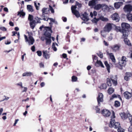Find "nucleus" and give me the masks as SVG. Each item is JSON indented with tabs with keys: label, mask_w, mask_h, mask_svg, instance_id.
Masks as SVG:
<instances>
[{
	"label": "nucleus",
	"mask_w": 132,
	"mask_h": 132,
	"mask_svg": "<svg viewBox=\"0 0 132 132\" xmlns=\"http://www.w3.org/2000/svg\"><path fill=\"white\" fill-rule=\"evenodd\" d=\"M115 118L114 112L113 111L112 112V116L111 117V120L109 124V126L111 128L114 127L115 128H119L120 126V123L118 122H114L115 120L114 119Z\"/></svg>",
	"instance_id": "f257e3e1"
},
{
	"label": "nucleus",
	"mask_w": 132,
	"mask_h": 132,
	"mask_svg": "<svg viewBox=\"0 0 132 132\" xmlns=\"http://www.w3.org/2000/svg\"><path fill=\"white\" fill-rule=\"evenodd\" d=\"M24 37L25 42H28L29 45H32L35 42V40L33 37L30 35H29L28 37L27 36L24 35Z\"/></svg>",
	"instance_id": "f03ea898"
},
{
	"label": "nucleus",
	"mask_w": 132,
	"mask_h": 132,
	"mask_svg": "<svg viewBox=\"0 0 132 132\" xmlns=\"http://www.w3.org/2000/svg\"><path fill=\"white\" fill-rule=\"evenodd\" d=\"M113 25V24H112L110 23H107L104 28V31L109 32L111 30Z\"/></svg>",
	"instance_id": "7ed1b4c3"
},
{
	"label": "nucleus",
	"mask_w": 132,
	"mask_h": 132,
	"mask_svg": "<svg viewBox=\"0 0 132 132\" xmlns=\"http://www.w3.org/2000/svg\"><path fill=\"white\" fill-rule=\"evenodd\" d=\"M77 7L76 6H72L71 7L72 12L77 18L80 16L79 12L76 10Z\"/></svg>",
	"instance_id": "20e7f679"
},
{
	"label": "nucleus",
	"mask_w": 132,
	"mask_h": 132,
	"mask_svg": "<svg viewBox=\"0 0 132 132\" xmlns=\"http://www.w3.org/2000/svg\"><path fill=\"white\" fill-rule=\"evenodd\" d=\"M110 79L113 85L116 86L117 84V75H112L110 76Z\"/></svg>",
	"instance_id": "39448f33"
},
{
	"label": "nucleus",
	"mask_w": 132,
	"mask_h": 132,
	"mask_svg": "<svg viewBox=\"0 0 132 132\" xmlns=\"http://www.w3.org/2000/svg\"><path fill=\"white\" fill-rule=\"evenodd\" d=\"M123 9L125 12H130L132 11V6L130 4L126 5L124 7Z\"/></svg>",
	"instance_id": "423d86ee"
},
{
	"label": "nucleus",
	"mask_w": 132,
	"mask_h": 132,
	"mask_svg": "<svg viewBox=\"0 0 132 132\" xmlns=\"http://www.w3.org/2000/svg\"><path fill=\"white\" fill-rule=\"evenodd\" d=\"M120 47L119 45L115 44L111 46L110 48L113 51L116 52L119 50Z\"/></svg>",
	"instance_id": "0eeeda50"
},
{
	"label": "nucleus",
	"mask_w": 132,
	"mask_h": 132,
	"mask_svg": "<svg viewBox=\"0 0 132 132\" xmlns=\"http://www.w3.org/2000/svg\"><path fill=\"white\" fill-rule=\"evenodd\" d=\"M81 19L85 21H87L89 20L88 14L86 12H85L81 16Z\"/></svg>",
	"instance_id": "6e6552de"
},
{
	"label": "nucleus",
	"mask_w": 132,
	"mask_h": 132,
	"mask_svg": "<svg viewBox=\"0 0 132 132\" xmlns=\"http://www.w3.org/2000/svg\"><path fill=\"white\" fill-rule=\"evenodd\" d=\"M49 8H44L42 10V12L41 17L43 18L45 17V14H48L49 13Z\"/></svg>",
	"instance_id": "1a4fd4ad"
},
{
	"label": "nucleus",
	"mask_w": 132,
	"mask_h": 132,
	"mask_svg": "<svg viewBox=\"0 0 132 132\" xmlns=\"http://www.w3.org/2000/svg\"><path fill=\"white\" fill-rule=\"evenodd\" d=\"M102 114L105 117H108L111 114L110 111L107 110H103L102 112Z\"/></svg>",
	"instance_id": "9d476101"
},
{
	"label": "nucleus",
	"mask_w": 132,
	"mask_h": 132,
	"mask_svg": "<svg viewBox=\"0 0 132 132\" xmlns=\"http://www.w3.org/2000/svg\"><path fill=\"white\" fill-rule=\"evenodd\" d=\"M111 18L113 20L116 22H118L119 20V18L117 13H115L112 15Z\"/></svg>",
	"instance_id": "9b49d317"
},
{
	"label": "nucleus",
	"mask_w": 132,
	"mask_h": 132,
	"mask_svg": "<svg viewBox=\"0 0 132 132\" xmlns=\"http://www.w3.org/2000/svg\"><path fill=\"white\" fill-rule=\"evenodd\" d=\"M43 57L45 59H47L50 57V54L49 52L46 50H43Z\"/></svg>",
	"instance_id": "f8f14e48"
},
{
	"label": "nucleus",
	"mask_w": 132,
	"mask_h": 132,
	"mask_svg": "<svg viewBox=\"0 0 132 132\" xmlns=\"http://www.w3.org/2000/svg\"><path fill=\"white\" fill-rule=\"evenodd\" d=\"M97 102L99 105L101 102L103 101V95L101 93H99L98 98H97Z\"/></svg>",
	"instance_id": "ddd939ff"
},
{
	"label": "nucleus",
	"mask_w": 132,
	"mask_h": 132,
	"mask_svg": "<svg viewBox=\"0 0 132 132\" xmlns=\"http://www.w3.org/2000/svg\"><path fill=\"white\" fill-rule=\"evenodd\" d=\"M121 27L122 30H126V29H128L130 27V25L126 23H122L121 24Z\"/></svg>",
	"instance_id": "4468645a"
},
{
	"label": "nucleus",
	"mask_w": 132,
	"mask_h": 132,
	"mask_svg": "<svg viewBox=\"0 0 132 132\" xmlns=\"http://www.w3.org/2000/svg\"><path fill=\"white\" fill-rule=\"evenodd\" d=\"M123 94L124 97L128 99L130 98L132 96L131 93L128 92H125L123 93Z\"/></svg>",
	"instance_id": "2eb2a0df"
},
{
	"label": "nucleus",
	"mask_w": 132,
	"mask_h": 132,
	"mask_svg": "<svg viewBox=\"0 0 132 132\" xmlns=\"http://www.w3.org/2000/svg\"><path fill=\"white\" fill-rule=\"evenodd\" d=\"M95 65L96 67H101L102 68H104V66L102 62L100 60H97L96 62L95 63Z\"/></svg>",
	"instance_id": "dca6fc26"
},
{
	"label": "nucleus",
	"mask_w": 132,
	"mask_h": 132,
	"mask_svg": "<svg viewBox=\"0 0 132 132\" xmlns=\"http://www.w3.org/2000/svg\"><path fill=\"white\" fill-rule=\"evenodd\" d=\"M107 54L110 56V59L112 62L114 63L116 62V60L114 56L112 53H108Z\"/></svg>",
	"instance_id": "f3484780"
},
{
	"label": "nucleus",
	"mask_w": 132,
	"mask_h": 132,
	"mask_svg": "<svg viewBox=\"0 0 132 132\" xmlns=\"http://www.w3.org/2000/svg\"><path fill=\"white\" fill-rule=\"evenodd\" d=\"M101 8L102 10L104 11H109L108 6L105 4H102Z\"/></svg>",
	"instance_id": "a211bd4d"
},
{
	"label": "nucleus",
	"mask_w": 132,
	"mask_h": 132,
	"mask_svg": "<svg viewBox=\"0 0 132 132\" xmlns=\"http://www.w3.org/2000/svg\"><path fill=\"white\" fill-rule=\"evenodd\" d=\"M36 21L35 20H32L30 22V25L31 28L33 29L36 25Z\"/></svg>",
	"instance_id": "6ab92c4d"
},
{
	"label": "nucleus",
	"mask_w": 132,
	"mask_h": 132,
	"mask_svg": "<svg viewBox=\"0 0 132 132\" xmlns=\"http://www.w3.org/2000/svg\"><path fill=\"white\" fill-rule=\"evenodd\" d=\"M123 4L122 2H118L115 3L114 4V6L115 8L117 9L119 8L120 6Z\"/></svg>",
	"instance_id": "aec40b11"
},
{
	"label": "nucleus",
	"mask_w": 132,
	"mask_h": 132,
	"mask_svg": "<svg viewBox=\"0 0 132 132\" xmlns=\"http://www.w3.org/2000/svg\"><path fill=\"white\" fill-rule=\"evenodd\" d=\"M33 74L32 72H27L24 73L22 74V76H30L33 75Z\"/></svg>",
	"instance_id": "412c9836"
},
{
	"label": "nucleus",
	"mask_w": 132,
	"mask_h": 132,
	"mask_svg": "<svg viewBox=\"0 0 132 132\" xmlns=\"http://www.w3.org/2000/svg\"><path fill=\"white\" fill-rule=\"evenodd\" d=\"M131 74L130 72H126V76L124 77V79L126 80H128L129 79V77H131Z\"/></svg>",
	"instance_id": "4be33fe9"
},
{
	"label": "nucleus",
	"mask_w": 132,
	"mask_h": 132,
	"mask_svg": "<svg viewBox=\"0 0 132 132\" xmlns=\"http://www.w3.org/2000/svg\"><path fill=\"white\" fill-rule=\"evenodd\" d=\"M127 17L129 21L132 22V14L129 13L127 15Z\"/></svg>",
	"instance_id": "5701e85b"
},
{
	"label": "nucleus",
	"mask_w": 132,
	"mask_h": 132,
	"mask_svg": "<svg viewBox=\"0 0 132 132\" xmlns=\"http://www.w3.org/2000/svg\"><path fill=\"white\" fill-rule=\"evenodd\" d=\"M120 114L122 119H125L127 117V116L125 113H121Z\"/></svg>",
	"instance_id": "b1692460"
},
{
	"label": "nucleus",
	"mask_w": 132,
	"mask_h": 132,
	"mask_svg": "<svg viewBox=\"0 0 132 132\" xmlns=\"http://www.w3.org/2000/svg\"><path fill=\"white\" fill-rule=\"evenodd\" d=\"M119 64L121 67L125 66L126 64V61H123L120 60Z\"/></svg>",
	"instance_id": "393cba45"
},
{
	"label": "nucleus",
	"mask_w": 132,
	"mask_h": 132,
	"mask_svg": "<svg viewBox=\"0 0 132 132\" xmlns=\"http://www.w3.org/2000/svg\"><path fill=\"white\" fill-rule=\"evenodd\" d=\"M104 64L106 67L107 70L109 73L110 72V67L109 64H108L107 61H105L104 63Z\"/></svg>",
	"instance_id": "a878e982"
},
{
	"label": "nucleus",
	"mask_w": 132,
	"mask_h": 132,
	"mask_svg": "<svg viewBox=\"0 0 132 132\" xmlns=\"http://www.w3.org/2000/svg\"><path fill=\"white\" fill-rule=\"evenodd\" d=\"M27 8L28 11L29 12H32L34 11L33 7L31 5H28L27 6Z\"/></svg>",
	"instance_id": "bb28decb"
},
{
	"label": "nucleus",
	"mask_w": 132,
	"mask_h": 132,
	"mask_svg": "<svg viewBox=\"0 0 132 132\" xmlns=\"http://www.w3.org/2000/svg\"><path fill=\"white\" fill-rule=\"evenodd\" d=\"M44 34L46 37L51 38V34L49 32L47 31H45Z\"/></svg>",
	"instance_id": "cd10ccee"
},
{
	"label": "nucleus",
	"mask_w": 132,
	"mask_h": 132,
	"mask_svg": "<svg viewBox=\"0 0 132 132\" xmlns=\"http://www.w3.org/2000/svg\"><path fill=\"white\" fill-rule=\"evenodd\" d=\"M52 26V25L50 26V27H45V29L46 30V31H47L49 32L52 33V31L51 29Z\"/></svg>",
	"instance_id": "c85d7f7f"
},
{
	"label": "nucleus",
	"mask_w": 132,
	"mask_h": 132,
	"mask_svg": "<svg viewBox=\"0 0 132 132\" xmlns=\"http://www.w3.org/2000/svg\"><path fill=\"white\" fill-rule=\"evenodd\" d=\"M124 41L125 44L129 46H131V45L130 43V41L127 38H125Z\"/></svg>",
	"instance_id": "c756f323"
},
{
	"label": "nucleus",
	"mask_w": 132,
	"mask_h": 132,
	"mask_svg": "<svg viewBox=\"0 0 132 132\" xmlns=\"http://www.w3.org/2000/svg\"><path fill=\"white\" fill-rule=\"evenodd\" d=\"M35 21H36V23H40L41 21L40 20H42V19L38 18V17L36 16L35 18Z\"/></svg>",
	"instance_id": "7c9ffc66"
},
{
	"label": "nucleus",
	"mask_w": 132,
	"mask_h": 132,
	"mask_svg": "<svg viewBox=\"0 0 132 132\" xmlns=\"http://www.w3.org/2000/svg\"><path fill=\"white\" fill-rule=\"evenodd\" d=\"M45 40H46V43L47 45L50 44L51 43V38H45Z\"/></svg>",
	"instance_id": "2f4dec72"
},
{
	"label": "nucleus",
	"mask_w": 132,
	"mask_h": 132,
	"mask_svg": "<svg viewBox=\"0 0 132 132\" xmlns=\"http://www.w3.org/2000/svg\"><path fill=\"white\" fill-rule=\"evenodd\" d=\"M102 7V4H98L95 5L94 7L95 9L97 10H99Z\"/></svg>",
	"instance_id": "473e14b6"
},
{
	"label": "nucleus",
	"mask_w": 132,
	"mask_h": 132,
	"mask_svg": "<svg viewBox=\"0 0 132 132\" xmlns=\"http://www.w3.org/2000/svg\"><path fill=\"white\" fill-rule=\"evenodd\" d=\"M114 90L113 88L111 87H110L108 90V93L109 94H111L114 92Z\"/></svg>",
	"instance_id": "72a5a7b5"
},
{
	"label": "nucleus",
	"mask_w": 132,
	"mask_h": 132,
	"mask_svg": "<svg viewBox=\"0 0 132 132\" xmlns=\"http://www.w3.org/2000/svg\"><path fill=\"white\" fill-rule=\"evenodd\" d=\"M107 87L106 84H103L100 86V88L101 89H105Z\"/></svg>",
	"instance_id": "f704fd0d"
},
{
	"label": "nucleus",
	"mask_w": 132,
	"mask_h": 132,
	"mask_svg": "<svg viewBox=\"0 0 132 132\" xmlns=\"http://www.w3.org/2000/svg\"><path fill=\"white\" fill-rule=\"evenodd\" d=\"M107 84L109 86H111L112 85L111 80L109 78H108L107 79Z\"/></svg>",
	"instance_id": "c9c22d12"
},
{
	"label": "nucleus",
	"mask_w": 132,
	"mask_h": 132,
	"mask_svg": "<svg viewBox=\"0 0 132 132\" xmlns=\"http://www.w3.org/2000/svg\"><path fill=\"white\" fill-rule=\"evenodd\" d=\"M99 19V20L100 19L103 21H107L108 20V19L107 18H104L103 16H101Z\"/></svg>",
	"instance_id": "e433bc0d"
},
{
	"label": "nucleus",
	"mask_w": 132,
	"mask_h": 132,
	"mask_svg": "<svg viewBox=\"0 0 132 132\" xmlns=\"http://www.w3.org/2000/svg\"><path fill=\"white\" fill-rule=\"evenodd\" d=\"M123 37L125 38L128 35V34L126 33V30H123L122 31Z\"/></svg>",
	"instance_id": "4c0bfd02"
},
{
	"label": "nucleus",
	"mask_w": 132,
	"mask_h": 132,
	"mask_svg": "<svg viewBox=\"0 0 132 132\" xmlns=\"http://www.w3.org/2000/svg\"><path fill=\"white\" fill-rule=\"evenodd\" d=\"M25 13H24L23 12L21 11L19 12H18V15H19L20 16H21V15L22 16H24L25 15Z\"/></svg>",
	"instance_id": "58836bf2"
},
{
	"label": "nucleus",
	"mask_w": 132,
	"mask_h": 132,
	"mask_svg": "<svg viewBox=\"0 0 132 132\" xmlns=\"http://www.w3.org/2000/svg\"><path fill=\"white\" fill-rule=\"evenodd\" d=\"M120 105V103L118 101H116L115 102L114 105L116 107H118Z\"/></svg>",
	"instance_id": "ea45409f"
},
{
	"label": "nucleus",
	"mask_w": 132,
	"mask_h": 132,
	"mask_svg": "<svg viewBox=\"0 0 132 132\" xmlns=\"http://www.w3.org/2000/svg\"><path fill=\"white\" fill-rule=\"evenodd\" d=\"M99 20V18L96 19L95 17L94 19L92 20V21L93 23H96Z\"/></svg>",
	"instance_id": "a19ab883"
},
{
	"label": "nucleus",
	"mask_w": 132,
	"mask_h": 132,
	"mask_svg": "<svg viewBox=\"0 0 132 132\" xmlns=\"http://www.w3.org/2000/svg\"><path fill=\"white\" fill-rule=\"evenodd\" d=\"M33 16L29 14L28 17V20L30 21L33 20Z\"/></svg>",
	"instance_id": "79ce46f5"
},
{
	"label": "nucleus",
	"mask_w": 132,
	"mask_h": 132,
	"mask_svg": "<svg viewBox=\"0 0 132 132\" xmlns=\"http://www.w3.org/2000/svg\"><path fill=\"white\" fill-rule=\"evenodd\" d=\"M77 77L75 76H73L72 77V80L73 82H75L77 81Z\"/></svg>",
	"instance_id": "37998d69"
},
{
	"label": "nucleus",
	"mask_w": 132,
	"mask_h": 132,
	"mask_svg": "<svg viewBox=\"0 0 132 132\" xmlns=\"http://www.w3.org/2000/svg\"><path fill=\"white\" fill-rule=\"evenodd\" d=\"M97 54L101 58H102L103 57V54L102 52H99L97 53Z\"/></svg>",
	"instance_id": "c03bdc74"
},
{
	"label": "nucleus",
	"mask_w": 132,
	"mask_h": 132,
	"mask_svg": "<svg viewBox=\"0 0 132 132\" xmlns=\"http://www.w3.org/2000/svg\"><path fill=\"white\" fill-rule=\"evenodd\" d=\"M118 132H124L125 130L120 127L117 130Z\"/></svg>",
	"instance_id": "a18cd8bd"
},
{
	"label": "nucleus",
	"mask_w": 132,
	"mask_h": 132,
	"mask_svg": "<svg viewBox=\"0 0 132 132\" xmlns=\"http://www.w3.org/2000/svg\"><path fill=\"white\" fill-rule=\"evenodd\" d=\"M95 110H96V113H100V109L98 108L97 106H95Z\"/></svg>",
	"instance_id": "49530a36"
},
{
	"label": "nucleus",
	"mask_w": 132,
	"mask_h": 132,
	"mask_svg": "<svg viewBox=\"0 0 132 132\" xmlns=\"http://www.w3.org/2000/svg\"><path fill=\"white\" fill-rule=\"evenodd\" d=\"M49 10H50L52 13H54V10L53 9L52 7L50 5H49Z\"/></svg>",
	"instance_id": "de8ad7c7"
},
{
	"label": "nucleus",
	"mask_w": 132,
	"mask_h": 132,
	"mask_svg": "<svg viewBox=\"0 0 132 132\" xmlns=\"http://www.w3.org/2000/svg\"><path fill=\"white\" fill-rule=\"evenodd\" d=\"M34 5L36 7V9L37 10H38L39 9V6H38L37 5V2L36 1H35L34 2Z\"/></svg>",
	"instance_id": "09e8293b"
},
{
	"label": "nucleus",
	"mask_w": 132,
	"mask_h": 132,
	"mask_svg": "<svg viewBox=\"0 0 132 132\" xmlns=\"http://www.w3.org/2000/svg\"><path fill=\"white\" fill-rule=\"evenodd\" d=\"M129 116L128 117L129 120L130 122L132 124V116H130V114H129Z\"/></svg>",
	"instance_id": "8fccbe9b"
},
{
	"label": "nucleus",
	"mask_w": 132,
	"mask_h": 132,
	"mask_svg": "<svg viewBox=\"0 0 132 132\" xmlns=\"http://www.w3.org/2000/svg\"><path fill=\"white\" fill-rule=\"evenodd\" d=\"M0 29L3 31H5L7 30L4 27H0Z\"/></svg>",
	"instance_id": "3c124183"
},
{
	"label": "nucleus",
	"mask_w": 132,
	"mask_h": 132,
	"mask_svg": "<svg viewBox=\"0 0 132 132\" xmlns=\"http://www.w3.org/2000/svg\"><path fill=\"white\" fill-rule=\"evenodd\" d=\"M108 8L109 11H110L111 10H114V9L113 7L111 6H108Z\"/></svg>",
	"instance_id": "603ef678"
},
{
	"label": "nucleus",
	"mask_w": 132,
	"mask_h": 132,
	"mask_svg": "<svg viewBox=\"0 0 132 132\" xmlns=\"http://www.w3.org/2000/svg\"><path fill=\"white\" fill-rule=\"evenodd\" d=\"M37 54L39 56H41L42 54V53L41 51H38L37 52Z\"/></svg>",
	"instance_id": "864d4df0"
},
{
	"label": "nucleus",
	"mask_w": 132,
	"mask_h": 132,
	"mask_svg": "<svg viewBox=\"0 0 132 132\" xmlns=\"http://www.w3.org/2000/svg\"><path fill=\"white\" fill-rule=\"evenodd\" d=\"M129 132H132V125H131L128 128Z\"/></svg>",
	"instance_id": "5fc2aeb1"
},
{
	"label": "nucleus",
	"mask_w": 132,
	"mask_h": 132,
	"mask_svg": "<svg viewBox=\"0 0 132 132\" xmlns=\"http://www.w3.org/2000/svg\"><path fill=\"white\" fill-rule=\"evenodd\" d=\"M4 96L5 97V98L2 101H4L5 100H8L10 98L9 97H7L5 96Z\"/></svg>",
	"instance_id": "6e6d98bb"
},
{
	"label": "nucleus",
	"mask_w": 132,
	"mask_h": 132,
	"mask_svg": "<svg viewBox=\"0 0 132 132\" xmlns=\"http://www.w3.org/2000/svg\"><path fill=\"white\" fill-rule=\"evenodd\" d=\"M126 57L124 56H122L121 59L120 60V61H126Z\"/></svg>",
	"instance_id": "4d7b16f0"
},
{
	"label": "nucleus",
	"mask_w": 132,
	"mask_h": 132,
	"mask_svg": "<svg viewBox=\"0 0 132 132\" xmlns=\"http://www.w3.org/2000/svg\"><path fill=\"white\" fill-rule=\"evenodd\" d=\"M39 65L40 68H44V65L42 62L40 63L39 64Z\"/></svg>",
	"instance_id": "13d9d810"
},
{
	"label": "nucleus",
	"mask_w": 132,
	"mask_h": 132,
	"mask_svg": "<svg viewBox=\"0 0 132 132\" xmlns=\"http://www.w3.org/2000/svg\"><path fill=\"white\" fill-rule=\"evenodd\" d=\"M43 18H44L43 19L45 21H48V20L49 19V18H48L47 17L45 16L44 17H43Z\"/></svg>",
	"instance_id": "bf43d9fd"
},
{
	"label": "nucleus",
	"mask_w": 132,
	"mask_h": 132,
	"mask_svg": "<svg viewBox=\"0 0 132 132\" xmlns=\"http://www.w3.org/2000/svg\"><path fill=\"white\" fill-rule=\"evenodd\" d=\"M16 85H18L19 86H21V88H23V87L22 85V82H20L19 83H18L16 84Z\"/></svg>",
	"instance_id": "052dcab7"
},
{
	"label": "nucleus",
	"mask_w": 132,
	"mask_h": 132,
	"mask_svg": "<svg viewBox=\"0 0 132 132\" xmlns=\"http://www.w3.org/2000/svg\"><path fill=\"white\" fill-rule=\"evenodd\" d=\"M35 46H33L31 47V50L33 52H34L35 51Z\"/></svg>",
	"instance_id": "680f3d73"
},
{
	"label": "nucleus",
	"mask_w": 132,
	"mask_h": 132,
	"mask_svg": "<svg viewBox=\"0 0 132 132\" xmlns=\"http://www.w3.org/2000/svg\"><path fill=\"white\" fill-rule=\"evenodd\" d=\"M49 19H50V20L51 22H55V20L53 19L52 18H49Z\"/></svg>",
	"instance_id": "e2e57ef3"
},
{
	"label": "nucleus",
	"mask_w": 132,
	"mask_h": 132,
	"mask_svg": "<svg viewBox=\"0 0 132 132\" xmlns=\"http://www.w3.org/2000/svg\"><path fill=\"white\" fill-rule=\"evenodd\" d=\"M93 60H97V57L95 55H93Z\"/></svg>",
	"instance_id": "0e129e2a"
},
{
	"label": "nucleus",
	"mask_w": 132,
	"mask_h": 132,
	"mask_svg": "<svg viewBox=\"0 0 132 132\" xmlns=\"http://www.w3.org/2000/svg\"><path fill=\"white\" fill-rule=\"evenodd\" d=\"M54 43H53V45H52V48H53V50L54 51H56L57 50V48L56 47L54 46L53 45Z\"/></svg>",
	"instance_id": "69168bd1"
},
{
	"label": "nucleus",
	"mask_w": 132,
	"mask_h": 132,
	"mask_svg": "<svg viewBox=\"0 0 132 132\" xmlns=\"http://www.w3.org/2000/svg\"><path fill=\"white\" fill-rule=\"evenodd\" d=\"M103 43H104V45L105 46H107L108 45V44L105 40H104L103 41Z\"/></svg>",
	"instance_id": "338daca9"
},
{
	"label": "nucleus",
	"mask_w": 132,
	"mask_h": 132,
	"mask_svg": "<svg viewBox=\"0 0 132 132\" xmlns=\"http://www.w3.org/2000/svg\"><path fill=\"white\" fill-rule=\"evenodd\" d=\"M9 24L11 26H14V24L11 21L10 22Z\"/></svg>",
	"instance_id": "774afa93"
}]
</instances>
